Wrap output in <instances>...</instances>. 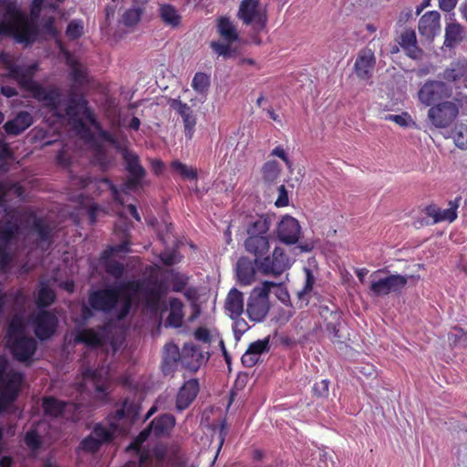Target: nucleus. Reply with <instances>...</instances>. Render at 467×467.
Returning a JSON list of instances; mask_svg holds the SVG:
<instances>
[{
  "mask_svg": "<svg viewBox=\"0 0 467 467\" xmlns=\"http://www.w3.org/2000/svg\"><path fill=\"white\" fill-rule=\"evenodd\" d=\"M119 288L127 290V293L124 295L117 312L118 320H123L129 316L133 306L134 297L140 294L142 296L145 307L150 313L157 314L161 307L162 299L168 291L164 282L157 279L126 280L119 283Z\"/></svg>",
  "mask_w": 467,
  "mask_h": 467,
  "instance_id": "1",
  "label": "nucleus"
},
{
  "mask_svg": "<svg viewBox=\"0 0 467 467\" xmlns=\"http://www.w3.org/2000/svg\"><path fill=\"white\" fill-rule=\"evenodd\" d=\"M0 36H11L16 43L29 47L37 40L39 26L37 23H33L27 15L15 5L7 4L4 19L0 18Z\"/></svg>",
  "mask_w": 467,
  "mask_h": 467,
  "instance_id": "2",
  "label": "nucleus"
},
{
  "mask_svg": "<svg viewBox=\"0 0 467 467\" xmlns=\"http://www.w3.org/2000/svg\"><path fill=\"white\" fill-rule=\"evenodd\" d=\"M269 230L270 221L263 215L254 217L248 223L244 248L254 259H259L269 252L271 238Z\"/></svg>",
  "mask_w": 467,
  "mask_h": 467,
  "instance_id": "3",
  "label": "nucleus"
},
{
  "mask_svg": "<svg viewBox=\"0 0 467 467\" xmlns=\"http://www.w3.org/2000/svg\"><path fill=\"white\" fill-rule=\"evenodd\" d=\"M23 381V373L7 371V362L4 359L0 361V415L17 400Z\"/></svg>",
  "mask_w": 467,
  "mask_h": 467,
  "instance_id": "4",
  "label": "nucleus"
},
{
  "mask_svg": "<svg viewBox=\"0 0 467 467\" xmlns=\"http://www.w3.org/2000/svg\"><path fill=\"white\" fill-rule=\"evenodd\" d=\"M127 290L119 288V283L115 286H107L92 290L88 293V303L96 312L104 314H111L116 310L118 312V305L122 301Z\"/></svg>",
  "mask_w": 467,
  "mask_h": 467,
  "instance_id": "5",
  "label": "nucleus"
},
{
  "mask_svg": "<svg viewBox=\"0 0 467 467\" xmlns=\"http://www.w3.org/2000/svg\"><path fill=\"white\" fill-rule=\"evenodd\" d=\"M273 287L280 288L281 285L272 281H265L252 290L246 306V314L250 320L261 322L265 318L270 308L269 293Z\"/></svg>",
  "mask_w": 467,
  "mask_h": 467,
  "instance_id": "6",
  "label": "nucleus"
},
{
  "mask_svg": "<svg viewBox=\"0 0 467 467\" xmlns=\"http://www.w3.org/2000/svg\"><path fill=\"white\" fill-rule=\"evenodd\" d=\"M388 272L386 268H381L372 273L371 277H373V280L370 283L369 290L374 296H385L390 293L400 294L406 287L409 278H415L414 275L405 276L400 274L375 278L376 275ZM419 278L420 276L418 275L416 279Z\"/></svg>",
  "mask_w": 467,
  "mask_h": 467,
  "instance_id": "7",
  "label": "nucleus"
},
{
  "mask_svg": "<svg viewBox=\"0 0 467 467\" xmlns=\"http://www.w3.org/2000/svg\"><path fill=\"white\" fill-rule=\"evenodd\" d=\"M254 264L258 272L275 277L280 276L292 265L290 257L280 246H275L271 254L268 252L259 259H254Z\"/></svg>",
  "mask_w": 467,
  "mask_h": 467,
  "instance_id": "8",
  "label": "nucleus"
},
{
  "mask_svg": "<svg viewBox=\"0 0 467 467\" xmlns=\"http://www.w3.org/2000/svg\"><path fill=\"white\" fill-rule=\"evenodd\" d=\"M125 162V170L129 173L128 178L122 184V191H136L141 186L142 180L146 176V170L141 165L137 153L127 148L118 147Z\"/></svg>",
  "mask_w": 467,
  "mask_h": 467,
  "instance_id": "9",
  "label": "nucleus"
},
{
  "mask_svg": "<svg viewBox=\"0 0 467 467\" xmlns=\"http://www.w3.org/2000/svg\"><path fill=\"white\" fill-rule=\"evenodd\" d=\"M237 18L251 30L265 31L268 16L260 9V1L242 0L237 11Z\"/></svg>",
  "mask_w": 467,
  "mask_h": 467,
  "instance_id": "10",
  "label": "nucleus"
},
{
  "mask_svg": "<svg viewBox=\"0 0 467 467\" xmlns=\"http://www.w3.org/2000/svg\"><path fill=\"white\" fill-rule=\"evenodd\" d=\"M451 96V88L443 81L427 80L418 91V99L427 107H432Z\"/></svg>",
  "mask_w": 467,
  "mask_h": 467,
  "instance_id": "11",
  "label": "nucleus"
},
{
  "mask_svg": "<svg viewBox=\"0 0 467 467\" xmlns=\"http://www.w3.org/2000/svg\"><path fill=\"white\" fill-rule=\"evenodd\" d=\"M459 114L458 106L452 101H441L431 107L428 110V118L436 128H447Z\"/></svg>",
  "mask_w": 467,
  "mask_h": 467,
  "instance_id": "12",
  "label": "nucleus"
},
{
  "mask_svg": "<svg viewBox=\"0 0 467 467\" xmlns=\"http://www.w3.org/2000/svg\"><path fill=\"white\" fill-rule=\"evenodd\" d=\"M34 333L40 340L49 339L57 327L58 319L57 316L48 310H39L31 317Z\"/></svg>",
  "mask_w": 467,
  "mask_h": 467,
  "instance_id": "13",
  "label": "nucleus"
},
{
  "mask_svg": "<svg viewBox=\"0 0 467 467\" xmlns=\"http://www.w3.org/2000/svg\"><path fill=\"white\" fill-rule=\"evenodd\" d=\"M19 233L20 226L16 222L7 221L0 226V266L2 268L9 265L12 260L8 248Z\"/></svg>",
  "mask_w": 467,
  "mask_h": 467,
  "instance_id": "14",
  "label": "nucleus"
},
{
  "mask_svg": "<svg viewBox=\"0 0 467 467\" xmlns=\"http://www.w3.org/2000/svg\"><path fill=\"white\" fill-rule=\"evenodd\" d=\"M7 345L13 358L19 362L30 361L35 355L37 343L32 337H16L8 340Z\"/></svg>",
  "mask_w": 467,
  "mask_h": 467,
  "instance_id": "15",
  "label": "nucleus"
},
{
  "mask_svg": "<svg viewBox=\"0 0 467 467\" xmlns=\"http://www.w3.org/2000/svg\"><path fill=\"white\" fill-rule=\"evenodd\" d=\"M375 66L376 57L374 52L368 47L361 48L358 53L354 64L356 76L361 80L370 79L372 78Z\"/></svg>",
  "mask_w": 467,
  "mask_h": 467,
  "instance_id": "16",
  "label": "nucleus"
},
{
  "mask_svg": "<svg viewBox=\"0 0 467 467\" xmlns=\"http://www.w3.org/2000/svg\"><path fill=\"white\" fill-rule=\"evenodd\" d=\"M301 235V227L298 221L290 216L283 217L277 227V236L285 244H295Z\"/></svg>",
  "mask_w": 467,
  "mask_h": 467,
  "instance_id": "17",
  "label": "nucleus"
},
{
  "mask_svg": "<svg viewBox=\"0 0 467 467\" xmlns=\"http://www.w3.org/2000/svg\"><path fill=\"white\" fill-rule=\"evenodd\" d=\"M200 390L199 381L196 379H192L183 383L179 389L175 400V408L179 412L188 409L193 402Z\"/></svg>",
  "mask_w": 467,
  "mask_h": 467,
  "instance_id": "18",
  "label": "nucleus"
},
{
  "mask_svg": "<svg viewBox=\"0 0 467 467\" xmlns=\"http://www.w3.org/2000/svg\"><path fill=\"white\" fill-rule=\"evenodd\" d=\"M461 196L456 197L454 200H451L448 203L449 207L441 209L436 204H430L425 209V213L433 218L435 223L440 222H453L457 218V209L460 206Z\"/></svg>",
  "mask_w": 467,
  "mask_h": 467,
  "instance_id": "19",
  "label": "nucleus"
},
{
  "mask_svg": "<svg viewBox=\"0 0 467 467\" xmlns=\"http://www.w3.org/2000/svg\"><path fill=\"white\" fill-rule=\"evenodd\" d=\"M171 107L182 117L184 134L188 140H192L197 123L193 110L187 103H184L180 99H172Z\"/></svg>",
  "mask_w": 467,
  "mask_h": 467,
  "instance_id": "20",
  "label": "nucleus"
},
{
  "mask_svg": "<svg viewBox=\"0 0 467 467\" xmlns=\"http://www.w3.org/2000/svg\"><path fill=\"white\" fill-rule=\"evenodd\" d=\"M442 78L447 82L453 83L456 88H459L462 85L467 86V61L457 60L451 62L444 69Z\"/></svg>",
  "mask_w": 467,
  "mask_h": 467,
  "instance_id": "21",
  "label": "nucleus"
},
{
  "mask_svg": "<svg viewBox=\"0 0 467 467\" xmlns=\"http://www.w3.org/2000/svg\"><path fill=\"white\" fill-rule=\"evenodd\" d=\"M441 15L437 11H429L425 13L419 21V32L421 36L428 40H432L440 33Z\"/></svg>",
  "mask_w": 467,
  "mask_h": 467,
  "instance_id": "22",
  "label": "nucleus"
},
{
  "mask_svg": "<svg viewBox=\"0 0 467 467\" xmlns=\"http://www.w3.org/2000/svg\"><path fill=\"white\" fill-rule=\"evenodd\" d=\"M203 354L200 348L190 342L182 348V365L188 370L197 371L203 362Z\"/></svg>",
  "mask_w": 467,
  "mask_h": 467,
  "instance_id": "23",
  "label": "nucleus"
},
{
  "mask_svg": "<svg viewBox=\"0 0 467 467\" xmlns=\"http://www.w3.org/2000/svg\"><path fill=\"white\" fill-rule=\"evenodd\" d=\"M34 122L33 116L28 111H19L16 117L7 120L3 128L7 135L18 136L27 130Z\"/></svg>",
  "mask_w": 467,
  "mask_h": 467,
  "instance_id": "24",
  "label": "nucleus"
},
{
  "mask_svg": "<svg viewBox=\"0 0 467 467\" xmlns=\"http://www.w3.org/2000/svg\"><path fill=\"white\" fill-rule=\"evenodd\" d=\"M179 362L182 363V350L174 343H167L163 348L161 370L165 375L173 373Z\"/></svg>",
  "mask_w": 467,
  "mask_h": 467,
  "instance_id": "25",
  "label": "nucleus"
},
{
  "mask_svg": "<svg viewBox=\"0 0 467 467\" xmlns=\"http://www.w3.org/2000/svg\"><path fill=\"white\" fill-rule=\"evenodd\" d=\"M176 419L172 414L163 413L154 418L149 424L152 434L156 438L169 436L174 428Z\"/></svg>",
  "mask_w": 467,
  "mask_h": 467,
  "instance_id": "26",
  "label": "nucleus"
},
{
  "mask_svg": "<svg viewBox=\"0 0 467 467\" xmlns=\"http://www.w3.org/2000/svg\"><path fill=\"white\" fill-rule=\"evenodd\" d=\"M224 309L232 319L239 317L244 312L243 293L236 288L231 289L225 299Z\"/></svg>",
  "mask_w": 467,
  "mask_h": 467,
  "instance_id": "27",
  "label": "nucleus"
},
{
  "mask_svg": "<svg viewBox=\"0 0 467 467\" xmlns=\"http://www.w3.org/2000/svg\"><path fill=\"white\" fill-rule=\"evenodd\" d=\"M257 268L254 261L248 258L241 257L237 261L236 275L238 282L243 285H251L255 279Z\"/></svg>",
  "mask_w": 467,
  "mask_h": 467,
  "instance_id": "28",
  "label": "nucleus"
},
{
  "mask_svg": "<svg viewBox=\"0 0 467 467\" xmlns=\"http://www.w3.org/2000/svg\"><path fill=\"white\" fill-rule=\"evenodd\" d=\"M399 44L408 57L413 59L421 57L422 51L417 45L416 33L413 29H405L400 36Z\"/></svg>",
  "mask_w": 467,
  "mask_h": 467,
  "instance_id": "29",
  "label": "nucleus"
},
{
  "mask_svg": "<svg viewBox=\"0 0 467 467\" xmlns=\"http://www.w3.org/2000/svg\"><path fill=\"white\" fill-rule=\"evenodd\" d=\"M170 313L165 320L166 327L180 328L182 326L184 318V305L176 297H172L169 301Z\"/></svg>",
  "mask_w": 467,
  "mask_h": 467,
  "instance_id": "30",
  "label": "nucleus"
},
{
  "mask_svg": "<svg viewBox=\"0 0 467 467\" xmlns=\"http://www.w3.org/2000/svg\"><path fill=\"white\" fill-rule=\"evenodd\" d=\"M88 100L84 95H78L74 92H70L68 95L67 105L66 107V115L73 121L79 118L80 110L86 108Z\"/></svg>",
  "mask_w": 467,
  "mask_h": 467,
  "instance_id": "31",
  "label": "nucleus"
},
{
  "mask_svg": "<svg viewBox=\"0 0 467 467\" xmlns=\"http://www.w3.org/2000/svg\"><path fill=\"white\" fill-rule=\"evenodd\" d=\"M74 341L76 344H84L88 348L102 346L101 336L92 328H83L77 332Z\"/></svg>",
  "mask_w": 467,
  "mask_h": 467,
  "instance_id": "32",
  "label": "nucleus"
},
{
  "mask_svg": "<svg viewBox=\"0 0 467 467\" xmlns=\"http://www.w3.org/2000/svg\"><path fill=\"white\" fill-rule=\"evenodd\" d=\"M217 32L223 39L229 43L235 42L239 39V34L236 26L227 16H221L218 18Z\"/></svg>",
  "mask_w": 467,
  "mask_h": 467,
  "instance_id": "33",
  "label": "nucleus"
},
{
  "mask_svg": "<svg viewBox=\"0 0 467 467\" xmlns=\"http://www.w3.org/2000/svg\"><path fill=\"white\" fill-rule=\"evenodd\" d=\"M66 406L67 402L60 400L53 396L45 397L42 401L44 413L54 418L62 416Z\"/></svg>",
  "mask_w": 467,
  "mask_h": 467,
  "instance_id": "34",
  "label": "nucleus"
},
{
  "mask_svg": "<svg viewBox=\"0 0 467 467\" xmlns=\"http://www.w3.org/2000/svg\"><path fill=\"white\" fill-rule=\"evenodd\" d=\"M464 37L463 27L459 23H450L445 28V45L453 47L460 44Z\"/></svg>",
  "mask_w": 467,
  "mask_h": 467,
  "instance_id": "35",
  "label": "nucleus"
},
{
  "mask_svg": "<svg viewBox=\"0 0 467 467\" xmlns=\"http://www.w3.org/2000/svg\"><path fill=\"white\" fill-rule=\"evenodd\" d=\"M31 230L36 234L40 242H51L52 229L44 218L35 216L31 225Z\"/></svg>",
  "mask_w": 467,
  "mask_h": 467,
  "instance_id": "36",
  "label": "nucleus"
},
{
  "mask_svg": "<svg viewBox=\"0 0 467 467\" xmlns=\"http://www.w3.org/2000/svg\"><path fill=\"white\" fill-rule=\"evenodd\" d=\"M159 15L163 23L167 26L177 27L181 24L182 16L179 15L177 9L170 4L161 5Z\"/></svg>",
  "mask_w": 467,
  "mask_h": 467,
  "instance_id": "37",
  "label": "nucleus"
},
{
  "mask_svg": "<svg viewBox=\"0 0 467 467\" xmlns=\"http://www.w3.org/2000/svg\"><path fill=\"white\" fill-rule=\"evenodd\" d=\"M281 172V168L276 161H268L262 167V178L265 183L275 182Z\"/></svg>",
  "mask_w": 467,
  "mask_h": 467,
  "instance_id": "38",
  "label": "nucleus"
},
{
  "mask_svg": "<svg viewBox=\"0 0 467 467\" xmlns=\"http://www.w3.org/2000/svg\"><path fill=\"white\" fill-rule=\"evenodd\" d=\"M25 336V324L23 318L19 316L13 317L7 327L6 341L14 340L16 337Z\"/></svg>",
  "mask_w": 467,
  "mask_h": 467,
  "instance_id": "39",
  "label": "nucleus"
},
{
  "mask_svg": "<svg viewBox=\"0 0 467 467\" xmlns=\"http://www.w3.org/2000/svg\"><path fill=\"white\" fill-rule=\"evenodd\" d=\"M341 321L342 312L340 310L338 312H334L331 317L324 321L326 330L329 335L332 336L333 338L339 339L341 337V336L339 335Z\"/></svg>",
  "mask_w": 467,
  "mask_h": 467,
  "instance_id": "40",
  "label": "nucleus"
},
{
  "mask_svg": "<svg viewBox=\"0 0 467 467\" xmlns=\"http://www.w3.org/2000/svg\"><path fill=\"white\" fill-rule=\"evenodd\" d=\"M101 445L109 443L114 439V433L111 430L105 427L102 423H96L90 433Z\"/></svg>",
  "mask_w": 467,
  "mask_h": 467,
  "instance_id": "41",
  "label": "nucleus"
},
{
  "mask_svg": "<svg viewBox=\"0 0 467 467\" xmlns=\"http://www.w3.org/2000/svg\"><path fill=\"white\" fill-rule=\"evenodd\" d=\"M56 299L55 292L47 285L43 284L38 290L36 296V305L38 307H47L54 303Z\"/></svg>",
  "mask_w": 467,
  "mask_h": 467,
  "instance_id": "42",
  "label": "nucleus"
},
{
  "mask_svg": "<svg viewBox=\"0 0 467 467\" xmlns=\"http://www.w3.org/2000/svg\"><path fill=\"white\" fill-rule=\"evenodd\" d=\"M24 441L27 448L32 451H38L43 444L42 437L36 427L31 428L26 432Z\"/></svg>",
  "mask_w": 467,
  "mask_h": 467,
  "instance_id": "43",
  "label": "nucleus"
},
{
  "mask_svg": "<svg viewBox=\"0 0 467 467\" xmlns=\"http://www.w3.org/2000/svg\"><path fill=\"white\" fill-rule=\"evenodd\" d=\"M455 145L462 150L467 149V125L457 124L451 130Z\"/></svg>",
  "mask_w": 467,
  "mask_h": 467,
  "instance_id": "44",
  "label": "nucleus"
},
{
  "mask_svg": "<svg viewBox=\"0 0 467 467\" xmlns=\"http://www.w3.org/2000/svg\"><path fill=\"white\" fill-rule=\"evenodd\" d=\"M84 24L80 19L71 20L66 29V36L69 40H78L84 35Z\"/></svg>",
  "mask_w": 467,
  "mask_h": 467,
  "instance_id": "45",
  "label": "nucleus"
},
{
  "mask_svg": "<svg viewBox=\"0 0 467 467\" xmlns=\"http://www.w3.org/2000/svg\"><path fill=\"white\" fill-rule=\"evenodd\" d=\"M211 84L210 76L203 72L195 73L192 81V88L200 94L205 93Z\"/></svg>",
  "mask_w": 467,
  "mask_h": 467,
  "instance_id": "46",
  "label": "nucleus"
},
{
  "mask_svg": "<svg viewBox=\"0 0 467 467\" xmlns=\"http://www.w3.org/2000/svg\"><path fill=\"white\" fill-rule=\"evenodd\" d=\"M130 252V242L123 241L119 244L108 246L104 249L100 254V260L106 261L110 259L113 255L119 253H129Z\"/></svg>",
  "mask_w": 467,
  "mask_h": 467,
  "instance_id": "47",
  "label": "nucleus"
},
{
  "mask_svg": "<svg viewBox=\"0 0 467 467\" xmlns=\"http://www.w3.org/2000/svg\"><path fill=\"white\" fill-rule=\"evenodd\" d=\"M105 272L116 279H119L125 273V266L122 263L112 260L102 261Z\"/></svg>",
  "mask_w": 467,
  "mask_h": 467,
  "instance_id": "48",
  "label": "nucleus"
},
{
  "mask_svg": "<svg viewBox=\"0 0 467 467\" xmlns=\"http://www.w3.org/2000/svg\"><path fill=\"white\" fill-rule=\"evenodd\" d=\"M60 92L57 88L49 89V93L44 97L43 102L46 103V107L54 112L56 116L61 117V114L57 112L59 107Z\"/></svg>",
  "mask_w": 467,
  "mask_h": 467,
  "instance_id": "49",
  "label": "nucleus"
},
{
  "mask_svg": "<svg viewBox=\"0 0 467 467\" xmlns=\"http://www.w3.org/2000/svg\"><path fill=\"white\" fill-rule=\"evenodd\" d=\"M136 450L139 453V462L129 461L122 467H151L152 462L149 450H140V448H136Z\"/></svg>",
  "mask_w": 467,
  "mask_h": 467,
  "instance_id": "50",
  "label": "nucleus"
},
{
  "mask_svg": "<svg viewBox=\"0 0 467 467\" xmlns=\"http://www.w3.org/2000/svg\"><path fill=\"white\" fill-rule=\"evenodd\" d=\"M171 290L176 293L182 292L189 282V277L173 270L171 271Z\"/></svg>",
  "mask_w": 467,
  "mask_h": 467,
  "instance_id": "51",
  "label": "nucleus"
},
{
  "mask_svg": "<svg viewBox=\"0 0 467 467\" xmlns=\"http://www.w3.org/2000/svg\"><path fill=\"white\" fill-rule=\"evenodd\" d=\"M143 10L140 7L128 9L122 16V22L127 26L137 25L141 18Z\"/></svg>",
  "mask_w": 467,
  "mask_h": 467,
  "instance_id": "52",
  "label": "nucleus"
},
{
  "mask_svg": "<svg viewBox=\"0 0 467 467\" xmlns=\"http://www.w3.org/2000/svg\"><path fill=\"white\" fill-rule=\"evenodd\" d=\"M231 43H221L213 41L211 43V47L214 53L218 56H222L224 58H229L235 56L236 49L231 47Z\"/></svg>",
  "mask_w": 467,
  "mask_h": 467,
  "instance_id": "53",
  "label": "nucleus"
},
{
  "mask_svg": "<svg viewBox=\"0 0 467 467\" xmlns=\"http://www.w3.org/2000/svg\"><path fill=\"white\" fill-rule=\"evenodd\" d=\"M171 168L177 172H179L183 179H197V171L195 169L188 167L186 164L179 161H173L171 162Z\"/></svg>",
  "mask_w": 467,
  "mask_h": 467,
  "instance_id": "54",
  "label": "nucleus"
},
{
  "mask_svg": "<svg viewBox=\"0 0 467 467\" xmlns=\"http://www.w3.org/2000/svg\"><path fill=\"white\" fill-rule=\"evenodd\" d=\"M315 284V276L311 270L306 269V280L303 288L297 292V296L301 300L306 301V305L308 303V298L306 296L313 290Z\"/></svg>",
  "mask_w": 467,
  "mask_h": 467,
  "instance_id": "55",
  "label": "nucleus"
},
{
  "mask_svg": "<svg viewBox=\"0 0 467 467\" xmlns=\"http://www.w3.org/2000/svg\"><path fill=\"white\" fill-rule=\"evenodd\" d=\"M101 446L100 442L89 434L81 441L79 449L86 452L95 453L100 450Z\"/></svg>",
  "mask_w": 467,
  "mask_h": 467,
  "instance_id": "56",
  "label": "nucleus"
},
{
  "mask_svg": "<svg viewBox=\"0 0 467 467\" xmlns=\"http://www.w3.org/2000/svg\"><path fill=\"white\" fill-rule=\"evenodd\" d=\"M41 29L45 34H47L53 37L58 36V30L55 26V17L52 16H43L40 22Z\"/></svg>",
  "mask_w": 467,
  "mask_h": 467,
  "instance_id": "57",
  "label": "nucleus"
},
{
  "mask_svg": "<svg viewBox=\"0 0 467 467\" xmlns=\"http://www.w3.org/2000/svg\"><path fill=\"white\" fill-rule=\"evenodd\" d=\"M269 337L264 339L254 341L248 346L247 349L250 350L254 355L255 354L259 357L261 354L269 350Z\"/></svg>",
  "mask_w": 467,
  "mask_h": 467,
  "instance_id": "58",
  "label": "nucleus"
},
{
  "mask_svg": "<svg viewBox=\"0 0 467 467\" xmlns=\"http://www.w3.org/2000/svg\"><path fill=\"white\" fill-rule=\"evenodd\" d=\"M329 381L327 379H322L319 382H316L312 387L313 395L317 398H326L328 396Z\"/></svg>",
  "mask_w": 467,
  "mask_h": 467,
  "instance_id": "59",
  "label": "nucleus"
},
{
  "mask_svg": "<svg viewBox=\"0 0 467 467\" xmlns=\"http://www.w3.org/2000/svg\"><path fill=\"white\" fill-rule=\"evenodd\" d=\"M122 406L126 410L128 418L136 419L140 413V406L134 400L125 399L122 402Z\"/></svg>",
  "mask_w": 467,
  "mask_h": 467,
  "instance_id": "60",
  "label": "nucleus"
},
{
  "mask_svg": "<svg viewBox=\"0 0 467 467\" xmlns=\"http://www.w3.org/2000/svg\"><path fill=\"white\" fill-rule=\"evenodd\" d=\"M70 76L76 84L83 85L88 82L87 72L77 65L72 67Z\"/></svg>",
  "mask_w": 467,
  "mask_h": 467,
  "instance_id": "61",
  "label": "nucleus"
},
{
  "mask_svg": "<svg viewBox=\"0 0 467 467\" xmlns=\"http://www.w3.org/2000/svg\"><path fill=\"white\" fill-rule=\"evenodd\" d=\"M30 90L36 99L43 101L44 97L49 93V89H46L40 84L33 82L30 86Z\"/></svg>",
  "mask_w": 467,
  "mask_h": 467,
  "instance_id": "62",
  "label": "nucleus"
},
{
  "mask_svg": "<svg viewBox=\"0 0 467 467\" xmlns=\"http://www.w3.org/2000/svg\"><path fill=\"white\" fill-rule=\"evenodd\" d=\"M73 123L75 129L78 130L79 134H81L83 137L92 138L90 129L88 127V125L84 122V120L81 118L74 119Z\"/></svg>",
  "mask_w": 467,
  "mask_h": 467,
  "instance_id": "63",
  "label": "nucleus"
},
{
  "mask_svg": "<svg viewBox=\"0 0 467 467\" xmlns=\"http://www.w3.org/2000/svg\"><path fill=\"white\" fill-rule=\"evenodd\" d=\"M194 337L198 341H202L203 343H210L211 342V334L210 331L203 327H197L194 331Z\"/></svg>",
  "mask_w": 467,
  "mask_h": 467,
  "instance_id": "64",
  "label": "nucleus"
}]
</instances>
